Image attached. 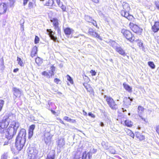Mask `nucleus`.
Wrapping results in <instances>:
<instances>
[{
  "label": "nucleus",
  "mask_w": 159,
  "mask_h": 159,
  "mask_svg": "<svg viewBox=\"0 0 159 159\" xmlns=\"http://www.w3.org/2000/svg\"><path fill=\"white\" fill-rule=\"evenodd\" d=\"M88 115L92 118H94L95 117V116L91 112L88 113Z\"/></svg>",
  "instance_id": "de8ad7c7"
},
{
  "label": "nucleus",
  "mask_w": 159,
  "mask_h": 159,
  "mask_svg": "<svg viewBox=\"0 0 159 159\" xmlns=\"http://www.w3.org/2000/svg\"><path fill=\"white\" fill-rule=\"evenodd\" d=\"M91 156L90 153L88 152L87 154L86 152H84L82 155V159H90V157Z\"/></svg>",
  "instance_id": "4be33fe9"
},
{
  "label": "nucleus",
  "mask_w": 159,
  "mask_h": 159,
  "mask_svg": "<svg viewBox=\"0 0 159 159\" xmlns=\"http://www.w3.org/2000/svg\"><path fill=\"white\" fill-rule=\"evenodd\" d=\"M136 137L140 141L143 140L145 139L144 136L139 132L136 133Z\"/></svg>",
  "instance_id": "412c9836"
},
{
  "label": "nucleus",
  "mask_w": 159,
  "mask_h": 159,
  "mask_svg": "<svg viewBox=\"0 0 159 159\" xmlns=\"http://www.w3.org/2000/svg\"><path fill=\"white\" fill-rule=\"evenodd\" d=\"M51 21L52 23L54 29L56 30L57 28H58L59 25L58 20L56 18H53L50 20Z\"/></svg>",
  "instance_id": "f3484780"
},
{
  "label": "nucleus",
  "mask_w": 159,
  "mask_h": 159,
  "mask_svg": "<svg viewBox=\"0 0 159 159\" xmlns=\"http://www.w3.org/2000/svg\"><path fill=\"white\" fill-rule=\"evenodd\" d=\"M3 65H4V64H3V60H2V63L1 64V65L3 66Z\"/></svg>",
  "instance_id": "69168bd1"
},
{
  "label": "nucleus",
  "mask_w": 159,
  "mask_h": 159,
  "mask_svg": "<svg viewBox=\"0 0 159 159\" xmlns=\"http://www.w3.org/2000/svg\"><path fill=\"white\" fill-rule=\"evenodd\" d=\"M35 128V125H32L30 126L29 131L33 132V131L34 129Z\"/></svg>",
  "instance_id": "c9c22d12"
},
{
  "label": "nucleus",
  "mask_w": 159,
  "mask_h": 159,
  "mask_svg": "<svg viewBox=\"0 0 159 159\" xmlns=\"http://www.w3.org/2000/svg\"><path fill=\"white\" fill-rule=\"evenodd\" d=\"M8 157L7 153H4L2 155L1 159H7Z\"/></svg>",
  "instance_id": "473e14b6"
},
{
  "label": "nucleus",
  "mask_w": 159,
  "mask_h": 159,
  "mask_svg": "<svg viewBox=\"0 0 159 159\" xmlns=\"http://www.w3.org/2000/svg\"><path fill=\"white\" fill-rule=\"evenodd\" d=\"M113 47L115 49L116 51L120 54L125 56L126 55L124 51L118 45L116 42L113 41L111 43Z\"/></svg>",
  "instance_id": "0eeeda50"
},
{
  "label": "nucleus",
  "mask_w": 159,
  "mask_h": 159,
  "mask_svg": "<svg viewBox=\"0 0 159 159\" xmlns=\"http://www.w3.org/2000/svg\"><path fill=\"white\" fill-rule=\"evenodd\" d=\"M37 48L36 47H34L33 48L31 54V56L32 57H33L35 56V54H37Z\"/></svg>",
  "instance_id": "bb28decb"
},
{
  "label": "nucleus",
  "mask_w": 159,
  "mask_h": 159,
  "mask_svg": "<svg viewBox=\"0 0 159 159\" xmlns=\"http://www.w3.org/2000/svg\"><path fill=\"white\" fill-rule=\"evenodd\" d=\"M14 119L13 115L10 116L4 117L0 122V133L5 135L9 140L16 134L20 126L19 123L15 121Z\"/></svg>",
  "instance_id": "f257e3e1"
},
{
  "label": "nucleus",
  "mask_w": 159,
  "mask_h": 159,
  "mask_svg": "<svg viewBox=\"0 0 159 159\" xmlns=\"http://www.w3.org/2000/svg\"><path fill=\"white\" fill-rule=\"evenodd\" d=\"M104 98L110 107L113 110H116L117 108V105L114 100L110 97L105 96Z\"/></svg>",
  "instance_id": "39448f33"
},
{
  "label": "nucleus",
  "mask_w": 159,
  "mask_h": 159,
  "mask_svg": "<svg viewBox=\"0 0 159 159\" xmlns=\"http://www.w3.org/2000/svg\"><path fill=\"white\" fill-rule=\"evenodd\" d=\"M121 33L130 42H133L134 40L135 37L130 31L123 29L121 30Z\"/></svg>",
  "instance_id": "423d86ee"
},
{
  "label": "nucleus",
  "mask_w": 159,
  "mask_h": 159,
  "mask_svg": "<svg viewBox=\"0 0 159 159\" xmlns=\"http://www.w3.org/2000/svg\"><path fill=\"white\" fill-rule=\"evenodd\" d=\"M42 75L45 76H46L48 78V72H46L45 71H43L42 73Z\"/></svg>",
  "instance_id": "a18cd8bd"
},
{
  "label": "nucleus",
  "mask_w": 159,
  "mask_h": 159,
  "mask_svg": "<svg viewBox=\"0 0 159 159\" xmlns=\"http://www.w3.org/2000/svg\"><path fill=\"white\" fill-rule=\"evenodd\" d=\"M15 2V0H9V2L7 3V5L10 7L12 8L14 6V4Z\"/></svg>",
  "instance_id": "b1692460"
},
{
  "label": "nucleus",
  "mask_w": 159,
  "mask_h": 159,
  "mask_svg": "<svg viewBox=\"0 0 159 159\" xmlns=\"http://www.w3.org/2000/svg\"><path fill=\"white\" fill-rule=\"evenodd\" d=\"M73 31V30L72 29L69 28H66L64 30L65 34L67 36L70 35Z\"/></svg>",
  "instance_id": "6ab92c4d"
},
{
  "label": "nucleus",
  "mask_w": 159,
  "mask_h": 159,
  "mask_svg": "<svg viewBox=\"0 0 159 159\" xmlns=\"http://www.w3.org/2000/svg\"><path fill=\"white\" fill-rule=\"evenodd\" d=\"M39 38L37 36H35L34 40V43L36 44L38 43L39 41Z\"/></svg>",
  "instance_id": "e433bc0d"
},
{
  "label": "nucleus",
  "mask_w": 159,
  "mask_h": 159,
  "mask_svg": "<svg viewBox=\"0 0 159 159\" xmlns=\"http://www.w3.org/2000/svg\"><path fill=\"white\" fill-rule=\"evenodd\" d=\"M109 151H110V152L111 154H114L115 153L116 151H115V150L114 149H113L112 148H111L109 149Z\"/></svg>",
  "instance_id": "58836bf2"
},
{
  "label": "nucleus",
  "mask_w": 159,
  "mask_h": 159,
  "mask_svg": "<svg viewBox=\"0 0 159 159\" xmlns=\"http://www.w3.org/2000/svg\"><path fill=\"white\" fill-rule=\"evenodd\" d=\"M152 30L154 32H157L159 30V22H156L154 25L152 26Z\"/></svg>",
  "instance_id": "dca6fc26"
},
{
  "label": "nucleus",
  "mask_w": 159,
  "mask_h": 159,
  "mask_svg": "<svg viewBox=\"0 0 159 159\" xmlns=\"http://www.w3.org/2000/svg\"><path fill=\"white\" fill-rule=\"evenodd\" d=\"M93 31H94L93 29H92L91 28H90L89 30V34H90L92 33Z\"/></svg>",
  "instance_id": "09e8293b"
},
{
  "label": "nucleus",
  "mask_w": 159,
  "mask_h": 159,
  "mask_svg": "<svg viewBox=\"0 0 159 159\" xmlns=\"http://www.w3.org/2000/svg\"><path fill=\"white\" fill-rule=\"evenodd\" d=\"M85 19L87 21L92 23L94 26L96 27H97L96 22L90 16H85Z\"/></svg>",
  "instance_id": "f8f14e48"
},
{
  "label": "nucleus",
  "mask_w": 159,
  "mask_h": 159,
  "mask_svg": "<svg viewBox=\"0 0 159 159\" xmlns=\"http://www.w3.org/2000/svg\"><path fill=\"white\" fill-rule=\"evenodd\" d=\"M133 101V98L130 97H125L124 100V105L126 107H129Z\"/></svg>",
  "instance_id": "9d476101"
},
{
  "label": "nucleus",
  "mask_w": 159,
  "mask_h": 159,
  "mask_svg": "<svg viewBox=\"0 0 159 159\" xmlns=\"http://www.w3.org/2000/svg\"><path fill=\"white\" fill-rule=\"evenodd\" d=\"M56 29H57V32L58 34H61V31L59 29V27H58V28H57Z\"/></svg>",
  "instance_id": "864d4df0"
},
{
  "label": "nucleus",
  "mask_w": 159,
  "mask_h": 159,
  "mask_svg": "<svg viewBox=\"0 0 159 159\" xmlns=\"http://www.w3.org/2000/svg\"><path fill=\"white\" fill-rule=\"evenodd\" d=\"M55 157V152L52 151L49 153L46 159H54Z\"/></svg>",
  "instance_id": "aec40b11"
},
{
  "label": "nucleus",
  "mask_w": 159,
  "mask_h": 159,
  "mask_svg": "<svg viewBox=\"0 0 159 159\" xmlns=\"http://www.w3.org/2000/svg\"><path fill=\"white\" fill-rule=\"evenodd\" d=\"M123 10L121 11V15L127 19L129 20H132L134 19L133 16L129 14L127 11L129 10V4L126 3L124 2L123 4Z\"/></svg>",
  "instance_id": "20e7f679"
},
{
  "label": "nucleus",
  "mask_w": 159,
  "mask_h": 159,
  "mask_svg": "<svg viewBox=\"0 0 159 159\" xmlns=\"http://www.w3.org/2000/svg\"><path fill=\"white\" fill-rule=\"evenodd\" d=\"M52 111V113L53 114H55V113H56L55 111H54L52 110V111Z\"/></svg>",
  "instance_id": "0e129e2a"
},
{
  "label": "nucleus",
  "mask_w": 159,
  "mask_h": 159,
  "mask_svg": "<svg viewBox=\"0 0 159 159\" xmlns=\"http://www.w3.org/2000/svg\"><path fill=\"white\" fill-rule=\"evenodd\" d=\"M47 32L48 33L51 39L53 40L54 42H58L57 37L54 36L55 32H53L51 29H47Z\"/></svg>",
  "instance_id": "1a4fd4ad"
},
{
  "label": "nucleus",
  "mask_w": 159,
  "mask_h": 159,
  "mask_svg": "<svg viewBox=\"0 0 159 159\" xmlns=\"http://www.w3.org/2000/svg\"><path fill=\"white\" fill-rule=\"evenodd\" d=\"M63 119H64V120L67 121L69 122L70 121V120L71 118H69L68 116H65L64 117Z\"/></svg>",
  "instance_id": "ea45409f"
},
{
  "label": "nucleus",
  "mask_w": 159,
  "mask_h": 159,
  "mask_svg": "<svg viewBox=\"0 0 159 159\" xmlns=\"http://www.w3.org/2000/svg\"><path fill=\"white\" fill-rule=\"evenodd\" d=\"M60 7L63 11H66V7L65 5H62V6L61 7Z\"/></svg>",
  "instance_id": "79ce46f5"
},
{
  "label": "nucleus",
  "mask_w": 159,
  "mask_h": 159,
  "mask_svg": "<svg viewBox=\"0 0 159 159\" xmlns=\"http://www.w3.org/2000/svg\"><path fill=\"white\" fill-rule=\"evenodd\" d=\"M7 5L4 3H2L0 5V13L3 14L7 11Z\"/></svg>",
  "instance_id": "ddd939ff"
},
{
  "label": "nucleus",
  "mask_w": 159,
  "mask_h": 159,
  "mask_svg": "<svg viewBox=\"0 0 159 159\" xmlns=\"http://www.w3.org/2000/svg\"><path fill=\"white\" fill-rule=\"evenodd\" d=\"M90 35L93 37L97 38L100 40H102V38L100 35L95 32H93Z\"/></svg>",
  "instance_id": "393cba45"
},
{
  "label": "nucleus",
  "mask_w": 159,
  "mask_h": 159,
  "mask_svg": "<svg viewBox=\"0 0 159 159\" xmlns=\"http://www.w3.org/2000/svg\"><path fill=\"white\" fill-rule=\"evenodd\" d=\"M56 2L57 4L58 5L61 2L60 0H56Z\"/></svg>",
  "instance_id": "13d9d810"
},
{
  "label": "nucleus",
  "mask_w": 159,
  "mask_h": 159,
  "mask_svg": "<svg viewBox=\"0 0 159 159\" xmlns=\"http://www.w3.org/2000/svg\"><path fill=\"white\" fill-rule=\"evenodd\" d=\"M155 4L157 8L159 9V2H156Z\"/></svg>",
  "instance_id": "49530a36"
},
{
  "label": "nucleus",
  "mask_w": 159,
  "mask_h": 159,
  "mask_svg": "<svg viewBox=\"0 0 159 159\" xmlns=\"http://www.w3.org/2000/svg\"><path fill=\"white\" fill-rule=\"evenodd\" d=\"M100 125L101 126H102V127H103V126H104V124H103V122H101L100 123Z\"/></svg>",
  "instance_id": "680f3d73"
},
{
  "label": "nucleus",
  "mask_w": 159,
  "mask_h": 159,
  "mask_svg": "<svg viewBox=\"0 0 159 159\" xmlns=\"http://www.w3.org/2000/svg\"><path fill=\"white\" fill-rule=\"evenodd\" d=\"M66 78L68 80L70 83L72 84L73 83V82L72 78L69 75H67L66 76Z\"/></svg>",
  "instance_id": "f704fd0d"
},
{
  "label": "nucleus",
  "mask_w": 159,
  "mask_h": 159,
  "mask_svg": "<svg viewBox=\"0 0 159 159\" xmlns=\"http://www.w3.org/2000/svg\"><path fill=\"white\" fill-rule=\"evenodd\" d=\"M58 120H60V122L62 124H63L64 125H65V124L64 123V122L63 121H62L61 119H59Z\"/></svg>",
  "instance_id": "6e6d98bb"
},
{
  "label": "nucleus",
  "mask_w": 159,
  "mask_h": 159,
  "mask_svg": "<svg viewBox=\"0 0 159 159\" xmlns=\"http://www.w3.org/2000/svg\"><path fill=\"white\" fill-rule=\"evenodd\" d=\"M144 109L143 107L141 106H139L138 107L137 109L138 114L141 120H143L145 122H147V120L145 118H143L142 116L144 111Z\"/></svg>",
  "instance_id": "6e6552de"
},
{
  "label": "nucleus",
  "mask_w": 159,
  "mask_h": 159,
  "mask_svg": "<svg viewBox=\"0 0 159 159\" xmlns=\"http://www.w3.org/2000/svg\"><path fill=\"white\" fill-rule=\"evenodd\" d=\"M90 73L91 74L92 76H95L96 74V72L95 70H91L90 71Z\"/></svg>",
  "instance_id": "c03bdc74"
},
{
  "label": "nucleus",
  "mask_w": 159,
  "mask_h": 159,
  "mask_svg": "<svg viewBox=\"0 0 159 159\" xmlns=\"http://www.w3.org/2000/svg\"><path fill=\"white\" fill-rule=\"evenodd\" d=\"M44 135L45 138L44 139V141L45 142V143L46 144L50 143L51 141V139L52 138V136L48 132H46L45 133Z\"/></svg>",
  "instance_id": "9b49d317"
},
{
  "label": "nucleus",
  "mask_w": 159,
  "mask_h": 159,
  "mask_svg": "<svg viewBox=\"0 0 159 159\" xmlns=\"http://www.w3.org/2000/svg\"><path fill=\"white\" fill-rule=\"evenodd\" d=\"M63 4L62 3V2H61L59 4H58V5L60 7H61V6H62V5H63Z\"/></svg>",
  "instance_id": "052dcab7"
},
{
  "label": "nucleus",
  "mask_w": 159,
  "mask_h": 159,
  "mask_svg": "<svg viewBox=\"0 0 159 159\" xmlns=\"http://www.w3.org/2000/svg\"><path fill=\"white\" fill-rule=\"evenodd\" d=\"M24 2H23V4L24 6H25V5H26L28 1V0H23Z\"/></svg>",
  "instance_id": "603ef678"
},
{
  "label": "nucleus",
  "mask_w": 159,
  "mask_h": 159,
  "mask_svg": "<svg viewBox=\"0 0 159 159\" xmlns=\"http://www.w3.org/2000/svg\"><path fill=\"white\" fill-rule=\"evenodd\" d=\"M13 90L14 95L16 97H20L21 96V92L19 89L16 88H13Z\"/></svg>",
  "instance_id": "4468645a"
},
{
  "label": "nucleus",
  "mask_w": 159,
  "mask_h": 159,
  "mask_svg": "<svg viewBox=\"0 0 159 159\" xmlns=\"http://www.w3.org/2000/svg\"><path fill=\"white\" fill-rule=\"evenodd\" d=\"M156 131L159 134V126H157L156 128Z\"/></svg>",
  "instance_id": "8fccbe9b"
},
{
  "label": "nucleus",
  "mask_w": 159,
  "mask_h": 159,
  "mask_svg": "<svg viewBox=\"0 0 159 159\" xmlns=\"http://www.w3.org/2000/svg\"><path fill=\"white\" fill-rule=\"evenodd\" d=\"M26 132L25 129H22L19 132L16 139L15 146L19 151L21 150L25 146L26 141Z\"/></svg>",
  "instance_id": "f03ea898"
},
{
  "label": "nucleus",
  "mask_w": 159,
  "mask_h": 159,
  "mask_svg": "<svg viewBox=\"0 0 159 159\" xmlns=\"http://www.w3.org/2000/svg\"><path fill=\"white\" fill-rule=\"evenodd\" d=\"M27 152L28 154L29 159H39L43 156L41 152H39L37 149L32 147L29 148Z\"/></svg>",
  "instance_id": "7ed1b4c3"
},
{
  "label": "nucleus",
  "mask_w": 159,
  "mask_h": 159,
  "mask_svg": "<svg viewBox=\"0 0 159 159\" xmlns=\"http://www.w3.org/2000/svg\"><path fill=\"white\" fill-rule=\"evenodd\" d=\"M28 7L30 8H32L34 7L33 3L31 2H29L28 4Z\"/></svg>",
  "instance_id": "4c0bfd02"
},
{
  "label": "nucleus",
  "mask_w": 159,
  "mask_h": 159,
  "mask_svg": "<svg viewBox=\"0 0 159 159\" xmlns=\"http://www.w3.org/2000/svg\"><path fill=\"white\" fill-rule=\"evenodd\" d=\"M148 65L152 69L155 68V65L153 62L149 61L148 62Z\"/></svg>",
  "instance_id": "72a5a7b5"
},
{
  "label": "nucleus",
  "mask_w": 159,
  "mask_h": 159,
  "mask_svg": "<svg viewBox=\"0 0 159 159\" xmlns=\"http://www.w3.org/2000/svg\"><path fill=\"white\" fill-rule=\"evenodd\" d=\"M18 70L19 69L18 68L15 69L14 70L13 72H16L18 71Z\"/></svg>",
  "instance_id": "4d7b16f0"
},
{
  "label": "nucleus",
  "mask_w": 159,
  "mask_h": 159,
  "mask_svg": "<svg viewBox=\"0 0 159 159\" xmlns=\"http://www.w3.org/2000/svg\"><path fill=\"white\" fill-rule=\"evenodd\" d=\"M125 123L126 125L128 127H131L133 124L132 122L129 120H126Z\"/></svg>",
  "instance_id": "c85d7f7f"
},
{
  "label": "nucleus",
  "mask_w": 159,
  "mask_h": 159,
  "mask_svg": "<svg viewBox=\"0 0 159 159\" xmlns=\"http://www.w3.org/2000/svg\"><path fill=\"white\" fill-rule=\"evenodd\" d=\"M13 159H18V158H17V157H16V158H14Z\"/></svg>",
  "instance_id": "774afa93"
},
{
  "label": "nucleus",
  "mask_w": 159,
  "mask_h": 159,
  "mask_svg": "<svg viewBox=\"0 0 159 159\" xmlns=\"http://www.w3.org/2000/svg\"><path fill=\"white\" fill-rule=\"evenodd\" d=\"M58 146L60 148L62 147L65 144V141L64 139L62 138H58L57 141Z\"/></svg>",
  "instance_id": "2eb2a0df"
},
{
  "label": "nucleus",
  "mask_w": 159,
  "mask_h": 159,
  "mask_svg": "<svg viewBox=\"0 0 159 159\" xmlns=\"http://www.w3.org/2000/svg\"><path fill=\"white\" fill-rule=\"evenodd\" d=\"M20 30L21 31H23L24 30V20L23 19L21 20H20Z\"/></svg>",
  "instance_id": "c756f323"
},
{
  "label": "nucleus",
  "mask_w": 159,
  "mask_h": 159,
  "mask_svg": "<svg viewBox=\"0 0 159 159\" xmlns=\"http://www.w3.org/2000/svg\"><path fill=\"white\" fill-rule=\"evenodd\" d=\"M69 122L73 123H75L76 122V121L75 120L72 119H71L70 120V121Z\"/></svg>",
  "instance_id": "5fc2aeb1"
},
{
  "label": "nucleus",
  "mask_w": 159,
  "mask_h": 159,
  "mask_svg": "<svg viewBox=\"0 0 159 159\" xmlns=\"http://www.w3.org/2000/svg\"><path fill=\"white\" fill-rule=\"evenodd\" d=\"M60 80L57 78H55L54 80V82L56 83L57 84H59V82H60Z\"/></svg>",
  "instance_id": "37998d69"
},
{
  "label": "nucleus",
  "mask_w": 159,
  "mask_h": 159,
  "mask_svg": "<svg viewBox=\"0 0 159 159\" xmlns=\"http://www.w3.org/2000/svg\"><path fill=\"white\" fill-rule=\"evenodd\" d=\"M35 61L38 65L40 64L42 62V59L39 57H37L35 59Z\"/></svg>",
  "instance_id": "7c9ffc66"
},
{
  "label": "nucleus",
  "mask_w": 159,
  "mask_h": 159,
  "mask_svg": "<svg viewBox=\"0 0 159 159\" xmlns=\"http://www.w3.org/2000/svg\"><path fill=\"white\" fill-rule=\"evenodd\" d=\"M92 0L95 3H98L99 1V0Z\"/></svg>",
  "instance_id": "e2e57ef3"
},
{
  "label": "nucleus",
  "mask_w": 159,
  "mask_h": 159,
  "mask_svg": "<svg viewBox=\"0 0 159 159\" xmlns=\"http://www.w3.org/2000/svg\"><path fill=\"white\" fill-rule=\"evenodd\" d=\"M83 115L84 116H86L87 114V112L86 111H85L84 110H83Z\"/></svg>",
  "instance_id": "bf43d9fd"
},
{
  "label": "nucleus",
  "mask_w": 159,
  "mask_h": 159,
  "mask_svg": "<svg viewBox=\"0 0 159 159\" xmlns=\"http://www.w3.org/2000/svg\"><path fill=\"white\" fill-rule=\"evenodd\" d=\"M125 131L127 135H129L133 138H134V134L133 132L131 130L129 129H126L125 130Z\"/></svg>",
  "instance_id": "cd10ccee"
},
{
  "label": "nucleus",
  "mask_w": 159,
  "mask_h": 159,
  "mask_svg": "<svg viewBox=\"0 0 159 159\" xmlns=\"http://www.w3.org/2000/svg\"><path fill=\"white\" fill-rule=\"evenodd\" d=\"M51 70H49L48 72V78H50L52 76L54 75V71H55V67H51Z\"/></svg>",
  "instance_id": "5701e85b"
},
{
  "label": "nucleus",
  "mask_w": 159,
  "mask_h": 159,
  "mask_svg": "<svg viewBox=\"0 0 159 159\" xmlns=\"http://www.w3.org/2000/svg\"><path fill=\"white\" fill-rule=\"evenodd\" d=\"M110 61H111V62H113V60L112 59H110Z\"/></svg>",
  "instance_id": "338daca9"
},
{
  "label": "nucleus",
  "mask_w": 159,
  "mask_h": 159,
  "mask_svg": "<svg viewBox=\"0 0 159 159\" xmlns=\"http://www.w3.org/2000/svg\"><path fill=\"white\" fill-rule=\"evenodd\" d=\"M33 134V132L29 131V138H30L32 136Z\"/></svg>",
  "instance_id": "a19ab883"
},
{
  "label": "nucleus",
  "mask_w": 159,
  "mask_h": 159,
  "mask_svg": "<svg viewBox=\"0 0 159 159\" xmlns=\"http://www.w3.org/2000/svg\"><path fill=\"white\" fill-rule=\"evenodd\" d=\"M138 41L139 43V46L140 47H142V44H143L141 42H140V41H139V40H138Z\"/></svg>",
  "instance_id": "3c124183"
},
{
  "label": "nucleus",
  "mask_w": 159,
  "mask_h": 159,
  "mask_svg": "<svg viewBox=\"0 0 159 159\" xmlns=\"http://www.w3.org/2000/svg\"><path fill=\"white\" fill-rule=\"evenodd\" d=\"M17 61H18V64L20 66H24L23 63L20 58L18 57L17 58Z\"/></svg>",
  "instance_id": "2f4dec72"
},
{
  "label": "nucleus",
  "mask_w": 159,
  "mask_h": 159,
  "mask_svg": "<svg viewBox=\"0 0 159 159\" xmlns=\"http://www.w3.org/2000/svg\"><path fill=\"white\" fill-rule=\"evenodd\" d=\"M132 30L135 33L140 31V28L137 25H134L132 29Z\"/></svg>",
  "instance_id": "a878e982"
},
{
  "label": "nucleus",
  "mask_w": 159,
  "mask_h": 159,
  "mask_svg": "<svg viewBox=\"0 0 159 159\" xmlns=\"http://www.w3.org/2000/svg\"><path fill=\"white\" fill-rule=\"evenodd\" d=\"M123 86L125 89L129 93H132V88L125 83L123 84Z\"/></svg>",
  "instance_id": "a211bd4d"
}]
</instances>
